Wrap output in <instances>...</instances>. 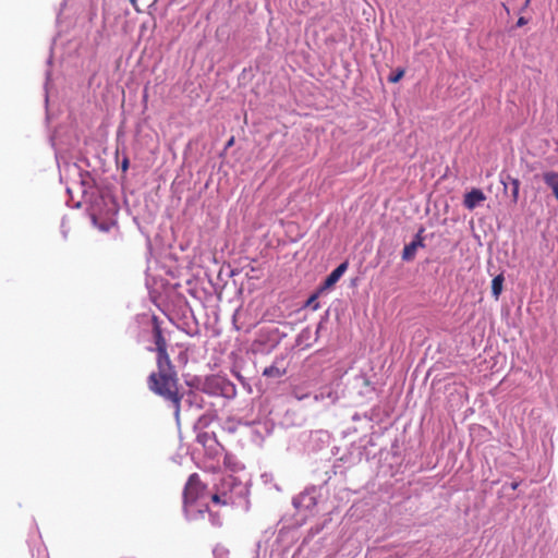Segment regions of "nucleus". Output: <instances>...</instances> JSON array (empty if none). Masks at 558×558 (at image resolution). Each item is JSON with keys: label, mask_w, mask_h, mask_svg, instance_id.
<instances>
[{"label": "nucleus", "mask_w": 558, "mask_h": 558, "mask_svg": "<svg viewBox=\"0 0 558 558\" xmlns=\"http://www.w3.org/2000/svg\"><path fill=\"white\" fill-rule=\"evenodd\" d=\"M154 338L157 351V372H153L147 379L150 391L171 402L174 414L179 417L181 395L179 393V380L177 372L167 353V343L159 327L154 329Z\"/></svg>", "instance_id": "nucleus-1"}, {"label": "nucleus", "mask_w": 558, "mask_h": 558, "mask_svg": "<svg viewBox=\"0 0 558 558\" xmlns=\"http://www.w3.org/2000/svg\"><path fill=\"white\" fill-rule=\"evenodd\" d=\"M183 499L184 512L189 520L203 519L209 512L206 487L202 484L196 473L190 475L184 488Z\"/></svg>", "instance_id": "nucleus-2"}, {"label": "nucleus", "mask_w": 558, "mask_h": 558, "mask_svg": "<svg viewBox=\"0 0 558 558\" xmlns=\"http://www.w3.org/2000/svg\"><path fill=\"white\" fill-rule=\"evenodd\" d=\"M244 493V485L233 475H227L216 485V492L210 496V499L215 504L230 505L234 504L236 498L242 497Z\"/></svg>", "instance_id": "nucleus-3"}, {"label": "nucleus", "mask_w": 558, "mask_h": 558, "mask_svg": "<svg viewBox=\"0 0 558 558\" xmlns=\"http://www.w3.org/2000/svg\"><path fill=\"white\" fill-rule=\"evenodd\" d=\"M292 504L298 510H306L311 511L317 505V499L315 496V490H305L293 498Z\"/></svg>", "instance_id": "nucleus-4"}, {"label": "nucleus", "mask_w": 558, "mask_h": 558, "mask_svg": "<svg viewBox=\"0 0 558 558\" xmlns=\"http://www.w3.org/2000/svg\"><path fill=\"white\" fill-rule=\"evenodd\" d=\"M486 199L485 194L480 189H473L464 195L463 205L469 210L475 209Z\"/></svg>", "instance_id": "nucleus-5"}, {"label": "nucleus", "mask_w": 558, "mask_h": 558, "mask_svg": "<svg viewBox=\"0 0 558 558\" xmlns=\"http://www.w3.org/2000/svg\"><path fill=\"white\" fill-rule=\"evenodd\" d=\"M348 269V263L343 262L341 263L336 269H333L325 279L320 290H328L331 289L339 279L343 276V274Z\"/></svg>", "instance_id": "nucleus-6"}, {"label": "nucleus", "mask_w": 558, "mask_h": 558, "mask_svg": "<svg viewBox=\"0 0 558 558\" xmlns=\"http://www.w3.org/2000/svg\"><path fill=\"white\" fill-rule=\"evenodd\" d=\"M338 399H339V395L332 386H325V387L320 388L319 392H317L314 396L315 401L319 402V401L327 400L329 404L336 403L338 401Z\"/></svg>", "instance_id": "nucleus-7"}, {"label": "nucleus", "mask_w": 558, "mask_h": 558, "mask_svg": "<svg viewBox=\"0 0 558 558\" xmlns=\"http://www.w3.org/2000/svg\"><path fill=\"white\" fill-rule=\"evenodd\" d=\"M424 246L423 240L417 235L415 240L407 244L402 252L403 260H411L414 258L418 247Z\"/></svg>", "instance_id": "nucleus-8"}, {"label": "nucleus", "mask_w": 558, "mask_h": 558, "mask_svg": "<svg viewBox=\"0 0 558 558\" xmlns=\"http://www.w3.org/2000/svg\"><path fill=\"white\" fill-rule=\"evenodd\" d=\"M543 180L551 189L555 198L558 201V172L547 171L543 173Z\"/></svg>", "instance_id": "nucleus-9"}, {"label": "nucleus", "mask_w": 558, "mask_h": 558, "mask_svg": "<svg viewBox=\"0 0 558 558\" xmlns=\"http://www.w3.org/2000/svg\"><path fill=\"white\" fill-rule=\"evenodd\" d=\"M286 374V369L284 368H280L279 366H277V364H272L268 367H266L263 372V375L266 376V377H272V378H280L282 377L283 375Z\"/></svg>", "instance_id": "nucleus-10"}, {"label": "nucleus", "mask_w": 558, "mask_h": 558, "mask_svg": "<svg viewBox=\"0 0 558 558\" xmlns=\"http://www.w3.org/2000/svg\"><path fill=\"white\" fill-rule=\"evenodd\" d=\"M504 277L501 275L496 276L492 281V293L498 299L502 290Z\"/></svg>", "instance_id": "nucleus-11"}, {"label": "nucleus", "mask_w": 558, "mask_h": 558, "mask_svg": "<svg viewBox=\"0 0 558 558\" xmlns=\"http://www.w3.org/2000/svg\"><path fill=\"white\" fill-rule=\"evenodd\" d=\"M223 464L229 468L231 471H238L242 469V465L240 462L235 461V459L231 456L226 453L223 459Z\"/></svg>", "instance_id": "nucleus-12"}, {"label": "nucleus", "mask_w": 558, "mask_h": 558, "mask_svg": "<svg viewBox=\"0 0 558 558\" xmlns=\"http://www.w3.org/2000/svg\"><path fill=\"white\" fill-rule=\"evenodd\" d=\"M508 180L510 181V184H511L512 202L517 203L518 198H519L520 181L518 179H514L511 177H508Z\"/></svg>", "instance_id": "nucleus-13"}, {"label": "nucleus", "mask_w": 558, "mask_h": 558, "mask_svg": "<svg viewBox=\"0 0 558 558\" xmlns=\"http://www.w3.org/2000/svg\"><path fill=\"white\" fill-rule=\"evenodd\" d=\"M318 294L315 293L308 298L306 301V306L311 307L313 311H317L319 308V302L317 301Z\"/></svg>", "instance_id": "nucleus-14"}, {"label": "nucleus", "mask_w": 558, "mask_h": 558, "mask_svg": "<svg viewBox=\"0 0 558 558\" xmlns=\"http://www.w3.org/2000/svg\"><path fill=\"white\" fill-rule=\"evenodd\" d=\"M403 75H404V70L398 69L395 73L390 74L388 80L390 83H397L403 77Z\"/></svg>", "instance_id": "nucleus-15"}, {"label": "nucleus", "mask_w": 558, "mask_h": 558, "mask_svg": "<svg viewBox=\"0 0 558 558\" xmlns=\"http://www.w3.org/2000/svg\"><path fill=\"white\" fill-rule=\"evenodd\" d=\"M209 519L213 525H220V519L217 514L209 513Z\"/></svg>", "instance_id": "nucleus-16"}, {"label": "nucleus", "mask_w": 558, "mask_h": 558, "mask_svg": "<svg viewBox=\"0 0 558 558\" xmlns=\"http://www.w3.org/2000/svg\"><path fill=\"white\" fill-rule=\"evenodd\" d=\"M527 23V20L523 16L519 17L518 21H517V26L518 27H522L524 26L525 24Z\"/></svg>", "instance_id": "nucleus-17"}, {"label": "nucleus", "mask_w": 558, "mask_h": 558, "mask_svg": "<svg viewBox=\"0 0 558 558\" xmlns=\"http://www.w3.org/2000/svg\"><path fill=\"white\" fill-rule=\"evenodd\" d=\"M93 222H94V225H95V226H97L100 230H102V231H107V230H108V228H107L105 225H97V220H96V217H95V216H93Z\"/></svg>", "instance_id": "nucleus-18"}, {"label": "nucleus", "mask_w": 558, "mask_h": 558, "mask_svg": "<svg viewBox=\"0 0 558 558\" xmlns=\"http://www.w3.org/2000/svg\"><path fill=\"white\" fill-rule=\"evenodd\" d=\"M121 167H122V170H123V171H125V170L128 169V167H129V160H128V158H124V159H123Z\"/></svg>", "instance_id": "nucleus-19"}, {"label": "nucleus", "mask_w": 558, "mask_h": 558, "mask_svg": "<svg viewBox=\"0 0 558 558\" xmlns=\"http://www.w3.org/2000/svg\"><path fill=\"white\" fill-rule=\"evenodd\" d=\"M198 440L204 442L207 438H208V434H202V435H198Z\"/></svg>", "instance_id": "nucleus-20"}, {"label": "nucleus", "mask_w": 558, "mask_h": 558, "mask_svg": "<svg viewBox=\"0 0 558 558\" xmlns=\"http://www.w3.org/2000/svg\"><path fill=\"white\" fill-rule=\"evenodd\" d=\"M131 4L133 5V8L136 10V11H140L138 7H137V0H130Z\"/></svg>", "instance_id": "nucleus-21"}, {"label": "nucleus", "mask_w": 558, "mask_h": 558, "mask_svg": "<svg viewBox=\"0 0 558 558\" xmlns=\"http://www.w3.org/2000/svg\"><path fill=\"white\" fill-rule=\"evenodd\" d=\"M294 396H295V398H296L298 400H303V399L306 397L305 395L296 393V392L294 393Z\"/></svg>", "instance_id": "nucleus-22"}, {"label": "nucleus", "mask_w": 558, "mask_h": 558, "mask_svg": "<svg viewBox=\"0 0 558 558\" xmlns=\"http://www.w3.org/2000/svg\"><path fill=\"white\" fill-rule=\"evenodd\" d=\"M214 553L216 556L222 555V549L216 548Z\"/></svg>", "instance_id": "nucleus-23"}, {"label": "nucleus", "mask_w": 558, "mask_h": 558, "mask_svg": "<svg viewBox=\"0 0 558 558\" xmlns=\"http://www.w3.org/2000/svg\"><path fill=\"white\" fill-rule=\"evenodd\" d=\"M530 2H531V0H525V3H524L523 9L527 8V7H529V4H530Z\"/></svg>", "instance_id": "nucleus-24"}]
</instances>
